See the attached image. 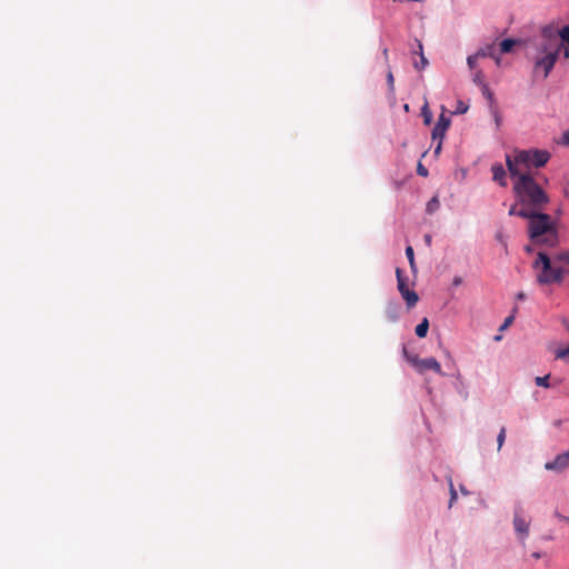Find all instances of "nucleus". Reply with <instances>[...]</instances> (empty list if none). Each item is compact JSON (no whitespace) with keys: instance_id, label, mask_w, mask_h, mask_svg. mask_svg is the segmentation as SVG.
<instances>
[{"instance_id":"nucleus-13","label":"nucleus","mask_w":569,"mask_h":569,"mask_svg":"<svg viewBox=\"0 0 569 569\" xmlns=\"http://www.w3.org/2000/svg\"><path fill=\"white\" fill-rule=\"evenodd\" d=\"M429 329V321L427 318H425L417 327H416V335L419 338H425L428 333Z\"/></svg>"},{"instance_id":"nucleus-17","label":"nucleus","mask_w":569,"mask_h":569,"mask_svg":"<svg viewBox=\"0 0 569 569\" xmlns=\"http://www.w3.org/2000/svg\"><path fill=\"white\" fill-rule=\"evenodd\" d=\"M555 356L557 359H561L569 363V346L566 348H558Z\"/></svg>"},{"instance_id":"nucleus-30","label":"nucleus","mask_w":569,"mask_h":569,"mask_svg":"<svg viewBox=\"0 0 569 569\" xmlns=\"http://www.w3.org/2000/svg\"><path fill=\"white\" fill-rule=\"evenodd\" d=\"M473 81H475L476 83H478V84H482V74H481V72H477V73L475 74V79H473Z\"/></svg>"},{"instance_id":"nucleus-39","label":"nucleus","mask_w":569,"mask_h":569,"mask_svg":"<svg viewBox=\"0 0 569 569\" xmlns=\"http://www.w3.org/2000/svg\"><path fill=\"white\" fill-rule=\"evenodd\" d=\"M453 283L456 286L460 284L461 283V279L460 278H455Z\"/></svg>"},{"instance_id":"nucleus-29","label":"nucleus","mask_w":569,"mask_h":569,"mask_svg":"<svg viewBox=\"0 0 569 569\" xmlns=\"http://www.w3.org/2000/svg\"><path fill=\"white\" fill-rule=\"evenodd\" d=\"M422 113H423V117H425V122H426L427 124H429V123H430V121H431V113H430V111H428L427 107H425V108L422 109Z\"/></svg>"},{"instance_id":"nucleus-43","label":"nucleus","mask_w":569,"mask_h":569,"mask_svg":"<svg viewBox=\"0 0 569 569\" xmlns=\"http://www.w3.org/2000/svg\"><path fill=\"white\" fill-rule=\"evenodd\" d=\"M526 250H527L528 252H531V247H527V248H526Z\"/></svg>"},{"instance_id":"nucleus-33","label":"nucleus","mask_w":569,"mask_h":569,"mask_svg":"<svg viewBox=\"0 0 569 569\" xmlns=\"http://www.w3.org/2000/svg\"><path fill=\"white\" fill-rule=\"evenodd\" d=\"M483 90H485V93L487 94V97L491 100L492 99V93L489 91L488 87L486 84H483Z\"/></svg>"},{"instance_id":"nucleus-7","label":"nucleus","mask_w":569,"mask_h":569,"mask_svg":"<svg viewBox=\"0 0 569 569\" xmlns=\"http://www.w3.org/2000/svg\"><path fill=\"white\" fill-rule=\"evenodd\" d=\"M512 522L518 538L523 543L529 535L530 518L526 516L525 509L520 502L515 505Z\"/></svg>"},{"instance_id":"nucleus-20","label":"nucleus","mask_w":569,"mask_h":569,"mask_svg":"<svg viewBox=\"0 0 569 569\" xmlns=\"http://www.w3.org/2000/svg\"><path fill=\"white\" fill-rule=\"evenodd\" d=\"M405 356H406V359L416 368V370H418L419 361H421V358H419L416 355H408L406 350H405Z\"/></svg>"},{"instance_id":"nucleus-19","label":"nucleus","mask_w":569,"mask_h":569,"mask_svg":"<svg viewBox=\"0 0 569 569\" xmlns=\"http://www.w3.org/2000/svg\"><path fill=\"white\" fill-rule=\"evenodd\" d=\"M549 379H550V375H546L543 377H536L535 382L539 387L549 388L550 387Z\"/></svg>"},{"instance_id":"nucleus-3","label":"nucleus","mask_w":569,"mask_h":569,"mask_svg":"<svg viewBox=\"0 0 569 569\" xmlns=\"http://www.w3.org/2000/svg\"><path fill=\"white\" fill-rule=\"evenodd\" d=\"M549 158L550 153L548 151L532 149L516 151L513 157L507 156L506 160L509 159L516 169H520V166L526 169H530L531 167H543L548 162Z\"/></svg>"},{"instance_id":"nucleus-16","label":"nucleus","mask_w":569,"mask_h":569,"mask_svg":"<svg viewBox=\"0 0 569 569\" xmlns=\"http://www.w3.org/2000/svg\"><path fill=\"white\" fill-rule=\"evenodd\" d=\"M439 206H440L439 199H438V197H437V196H435V197H432V198L428 201V203H427V208H426V211H427L428 213H433L435 211H437V210H438Z\"/></svg>"},{"instance_id":"nucleus-24","label":"nucleus","mask_w":569,"mask_h":569,"mask_svg":"<svg viewBox=\"0 0 569 569\" xmlns=\"http://www.w3.org/2000/svg\"><path fill=\"white\" fill-rule=\"evenodd\" d=\"M388 313H389V318L392 320V321H396L397 318H398V315H397V306H389L388 308Z\"/></svg>"},{"instance_id":"nucleus-10","label":"nucleus","mask_w":569,"mask_h":569,"mask_svg":"<svg viewBox=\"0 0 569 569\" xmlns=\"http://www.w3.org/2000/svg\"><path fill=\"white\" fill-rule=\"evenodd\" d=\"M427 370H432L436 373L443 376L441 366L436 358L430 357V358L421 359V361H419V368L417 371L420 373H423Z\"/></svg>"},{"instance_id":"nucleus-37","label":"nucleus","mask_w":569,"mask_h":569,"mask_svg":"<svg viewBox=\"0 0 569 569\" xmlns=\"http://www.w3.org/2000/svg\"><path fill=\"white\" fill-rule=\"evenodd\" d=\"M525 298H526V295L523 292L517 293V299L518 300H523Z\"/></svg>"},{"instance_id":"nucleus-11","label":"nucleus","mask_w":569,"mask_h":569,"mask_svg":"<svg viewBox=\"0 0 569 569\" xmlns=\"http://www.w3.org/2000/svg\"><path fill=\"white\" fill-rule=\"evenodd\" d=\"M450 124L449 118H447L445 114H441L438 119L437 124L435 126L432 130V138L441 140L445 137V133Z\"/></svg>"},{"instance_id":"nucleus-22","label":"nucleus","mask_w":569,"mask_h":569,"mask_svg":"<svg viewBox=\"0 0 569 569\" xmlns=\"http://www.w3.org/2000/svg\"><path fill=\"white\" fill-rule=\"evenodd\" d=\"M506 432H507V431H506V428H505V427H502V428L500 429V432H499L498 437H497L498 450H500V449H501V447H502V446H503V443H505V440H506Z\"/></svg>"},{"instance_id":"nucleus-6","label":"nucleus","mask_w":569,"mask_h":569,"mask_svg":"<svg viewBox=\"0 0 569 569\" xmlns=\"http://www.w3.org/2000/svg\"><path fill=\"white\" fill-rule=\"evenodd\" d=\"M540 51L543 53L542 57L537 58L535 62V70L536 71H543V78H547L552 68L555 67V63L558 59L557 49H553L547 40L543 39L542 43L540 44Z\"/></svg>"},{"instance_id":"nucleus-38","label":"nucleus","mask_w":569,"mask_h":569,"mask_svg":"<svg viewBox=\"0 0 569 569\" xmlns=\"http://www.w3.org/2000/svg\"><path fill=\"white\" fill-rule=\"evenodd\" d=\"M388 81H389L390 83H392V82H393V76H392V73H391V72H389V74H388Z\"/></svg>"},{"instance_id":"nucleus-42","label":"nucleus","mask_w":569,"mask_h":569,"mask_svg":"<svg viewBox=\"0 0 569 569\" xmlns=\"http://www.w3.org/2000/svg\"><path fill=\"white\" fill-rule=\"evenodd\" d=\"M532 556H533L536 559H539V558H540V555H539L538 552H535Z\"/></svg>"},{"instance_id":"nucleus-23","label":"nucleus","mask_w":569,"mask_h":569,"mask_svg":"<svg viewBox=\"0 0 569 569\" xmlns=\"http://www.w3.org/2000/svg\"><path fill=\"white\" fill-rule=\"evenodd\" d=\"M480 56H481V57H485V53H483V52H478V53H477V54H475V56H470V57H468V60H467V61H468V64H469V67H470L471 69H473V68H475V66H476V63H477V60H478V58H479Z\"/></svg>"},{"instance_id":"nucleus-8","label":"nucleus","mask_w":569,"mask_h":569,"mask_svg":"<svg viewBox=\"0 0 569 569\" xmlns=\"http://www.w3.org/2000/svg\"><path fill=\"white\" fill-rule=\"evenodd\" d=\"M396 276L398 290L401 293V297L405 299L408 308L415 307L419 300L417 292L408 288V279L403 276V272L400 268L396 269Z\"/></svg>"},{"instance_id":"nucleus-32","label":"nucleus","mask_w":569,"mask_h":569,"mask_svg":"<svg viewBox=\"0 0 569 569\" xmlns=\"http://www.w3.org/2000/svg\"><path fill=\"white\" fill-rule=\"evenodd\" d=\"M468 107L462 106V103H459L457 112L465 113L467 111Z\"/></svg>"},{"instance_id":"nucleus-14","label":"nucleus","mask_w":569,"mask_h":569,"mask_svg":"<svg viewBox=\"0 0 569 569\" xmlns=\"http://www.w3.org/2000/svg\"><path fill=\"white\" fill-rule=\"evenodd\" d=\"M417 43H418V49H419V54H420V63H415V67H416V69L421 70V69H425L429 62H428L427 58L423 56L422 43L420 41H417Z\"/></svg>"},{"instance_id":"nucleus-5","label":"nucleus","mask_w":569,"mask_h":569,"mask_svg":"<svg viewBox=\"0 0 569 569\" xmlns=\"http://www.w3.org/2000/svg\"><path fill=\"white\" fill-rule=\"evenodd\" d=\"M542 39L547 40L553 49H557L558 54L562 52L565 59H569V26L559 30L546 27L542 29Z\"/></svg>"},{"instance_id":"nucleus-1","label":"nucleus","mask_w":569,"mask_h":569,"mask_svg":"<svg viewBox=\"0 0 569 569\" xmlns=\"http://www.w3.org/2000/svg\"><path fill=\"white\" fill-rule=\"evenodd\" d=\"M507 168L510 177L515 180L513 191L522 206H530L531 210H541L549 202V197L535 181L532 176L516 169L509 159H507Z\"/></svg>"},{"instance_id":"nucleus-34","label":"nucleus","mask_w":569,"mask_h":569,"mask_svg":"<svg viewBox=\"0 0 569 569\" xmlns=\"http://www.w3.org/2000/svg\"><path fill=\"white\" fill-rule=\"evenodd\" d=\"M425 241H426V243H427L428 246H430V244H431V241H432L431 236H430V234H426V236H425Z\"/></svg>"},{"instance_id":"nucleus-21","label":"nucleus","mask_w":569,"mask_h":569,"mask_svg":"<svg viewBox=\"0 0 569 569\" xmlns=\"http://www.w3.org/2000/svg\"><path fill=\"white\" fill-rule=\"evenodd\" d=\"M496 240L503 247L506 253L508 252L507 238L502 231L496 233Z\"/></svg>"},{"instance_id":"nucleus-27","label":"nucleus","mask_w":569,"mask_h":569,"mask_svg":"<svg viewBox=\"0 0 569 569\" xmlns=\"http://www.w3.org/2000/svg\"><path fill=\"white\" fill-rule=\"evenodd\" d=\"M556 259L559 261H565L569 264V251L557 254Z\"/></svg>"},{"instance_id":"nucleus-31","label":"nucleus","mask_w":569,"mask_h":569,"mask_svg":"<svg viewBox=\"0 0 569 569\" xmlns=\"http://www.w3.org/2000/svg\"><path fill=\"white\" fill-rule=\"evenodd\" d=\"M518 212H520V209H519V210H517V209H516V206H512V207L510 208V210H509V214H510V216H518V217H519V213H518Z\"/></svg>"},{"instance_id":"nucleus-12","label":"nucleus","mask_w":569,"mask_h":569,"mask_svg":"<svg viewBox=\"0 0 569 569\" xmlns=\"http://www.w3.org/2000/svg\"><path fill=\"white\" fill-rule=\"evenodd\" d=\"M492 171V178L495 181H497L500 186L506 187V171L500 163H496L491 168Z\"/></svg>"},{"instance_id":"nucleus-25","label":"nucleus","mask_w":569,"mask_h":569,"mask_svg":"<svg viewBox=\"0 0 569 569\" xmlns=\"http://www.w3.org/2000/svg\"><path fill=\"white\" fill-rule=\"evenodd\" d=\"M513 319H515L513 315H510L509 317H507L505 319L503 323L501 325L500 330L507 329L513 322Z\"/></svg>"},{"instance_id":"nucleus-40","label":"nucleus","mask_w":569,"mask_h":569,"mask_svg":"<svg viewBox=\"0 0 569 569\" xmlns=\"http://www.w3.org/2000/svg\"><path fill=\"white\" fill-rule=\"evenodd\" d=\"M382 53H383L385 58H388V49H387V48H385V49L382 50Z\"/></svg>"},{"instance_id":"nucleus-28","label":"nucleus","mask_w":569,"mask_h":569,"mask_svg":"<svg viewBox=\"0 0 569 569\" xmlns=\"http://www.w3.org/2000/svg\"><path fill=\"white\" fill-rule=\"evenodd\" d=\"M457 499V492L453 488V485L450 483V501H449V507L452 506L453 501Z\"/></svg>"},{"instance_id":"nucleus-2","label":"nucleus","mask_w":569,"mask_h":569,"mask_svg":"<svg viewBox=\"0 0 569 569\" xmlns=\"http://www.w3.org/2000/svg\"><path fill=\"white\" fill-rule=\"evenodd\" d=\"M518 213L529 220L528 233L535 244L555 247L558 243V231L549 214L529 208H521Z\"/></svg>"},{"instance_id":"nucleus-9","label":"nucleus","mask_w":569,"mask_h":569,"mask_svg":"<svg viewBox=\"0 0 569 569\" xmlns=\"http://www.w3.org/2000/svg\"><path fill=\"white\" fill-rule=\"evenodd\" d=\"M569 467V450L567 452L558 455L552 461H548L545 465L546 470L561 472Z\"/></svg>"},{"instance_id":"nucleus-4","label":"nucleus","mask_w":569,"mask_h":569,"mask_svg":"<svg viewBox=\"0 0 569 569\" xmlns=\"http://www.w3.org/2000/svg\"><path fill=\"white\" fill-rule=\"evenodd\" d=\"M535 269H540L537 274V281L541 284H549L553 282H561L566 270L560 267H553L551 260L545 252H539L538 258L533 263Z\"/></svg>"},{"instance_id":"nucleus-18","label":"nucleus","mask_w":569,"mask_h":569,"mask_svg":"<svg viewBox=\"0 0 569 569\" xmlns=\"http://www.w3.org/2000/svg\"><path fill=\"white\" fill-rule=\"evenodd\" d=\"M406 256L409 260V264L412 271H416V262H415V253L412 247L408 246L406 248Z\"/></svg>"},{"instance_id":"nucleus-35","label":"nucleus","mask_w":569,"mask_h":569,"mask_svg":"<svg viewBox=\"0 0 569 569\" xmlns=\"http://www.w3.org/2000/svg\"><path fill=\"white\" fill-rule=\"evenodd\" d=\"M563 141L569 143V130L563 133Z\"/></svg>"},{"instance_id":"nucleus-15","label":"nucleus","mask_w":569,"mask_h":569,"mask_svg":"<svg viewBox=\"0 0 569 569\" xmlns=\"http://www.w3.org/2000/svg\"><path fill=\"white\" fill-rule=\"evenodd\" d=\"M516 41L512 39H505L500 42V52L508 53L512 50Z\"/></svg>"},{"instance_id":"nucleus-26","label":"nucleus","mask_w":569,"mask_h":569,"mask_svg":"<svg viewBox=\"0 0 569 569\" xmlns=\"http://www.w3.org/2000/svg\"><path fill=\"white\" fill-rule=\"evenodd\" d=\"M417 173L419 176H421V177H427L428 176V170H427V168L423 164L418 163Z\"/></svg>"},{"instance_id":"nucleus-36","label":"nucleus","mask_w":569,"mask_h":569,"mask_svg":"<svg viewBox=\"0 0 569 569\" xmlns=\"http://www.w3.org/2000/svg\"><path fill=\"white\" fill-rule=\"evenodd\" d=\"M557 517L562 520V521H566L569 523V517H566V516H562V515H557Z\"/></svg>"},{"instance_id":"nucleus-41","label":"nucleus","mask_w":569,"mask_h":569,"mask_svg":"<svg viewBox=\"0 0 569 569\" xmlns=\"http://www.w3.org/2000/svg\"><path fill=\"white\" fill-rule=\"evenodd\" d=\"M440 149H441V142H439V144L437 146L435 152L438 153L440 151Z\"/></svg>"}]
</instances>
